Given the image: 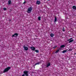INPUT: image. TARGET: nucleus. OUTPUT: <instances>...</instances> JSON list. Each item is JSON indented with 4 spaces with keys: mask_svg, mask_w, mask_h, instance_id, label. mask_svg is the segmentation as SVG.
<instances>
[{
    "mask_svg": "<svg viewBox=\"0 0 76 76\" xmlns=\"http://www.w3.org/2000/svg\"><path fill=\"white\" fill-rule=\"evenodd\" d=\"M11 69V67L10 66H8L7 68H6L4 69L3 73H6V72H8V71L9 70Z\"/></svg>",
    "mask_w": 76,
    "mask_h": 76,
    "instance_id": "nucleus-1",
    "label": "nucleus"
},
{
    "mask_svg": "<svg viewBox=\"0 0 76 76\" xmlns=\"http://www.w3.org/2000/svg\"><path fill=\"white\" fill-rule=\"evenodd\" d=\"M24 74L26 76H28L29 74H28V73H29V71H24L23 72Z\"/></svg>",
    "mask_w": 76,
    "mask_h": 76,
    "instance_id": "nucleus-2",
    "label": "nucleus"
},
{
    "mask_svg": "<svg viewBox=\"0 0 76 76\" xmlns=\"http://www.w3.org/2000/svg\"><path fill=\"white\" fill-rule=\"evenodd\" d=\"M18 33H15L12 36V37H17L18 36Z\"/></svg>",
    "mask_w": 76,
    "mask_h": 76,
    "instance_id": "nucleus-3",
    "label": "nucleus"
},
{
    "mask_svg": "<svg viewBox=\"0 0 76 76\" xmlns=\"http://www.w3.org/2000/svg\"><path fill=\"white\" fill-rule=\"evenodd\" d=\"M33 9V8L32 7H30L29 8V13H30L31 12V11Z\"/></svg>",
    "mask_w": 76,
    "mask_h": 76,
    "instance_id": "nucleus-4",
    "label": "nucleus"
},
{
    "mask_svg": "<svg viewBox=\"0 0 76 76\" xmlns=\"http://www.w3.org/2000/svg\"><path fill=\"white\" fill-rule=\"evenodd\" d=\"M30 48L33 51H34L35 50V48L34 47H31Z\"/></svg>",
    "mask_w": 76,
    "mask_h": 76,
    "instance_id": "nucleus-5",
    "label": "nucleus"
},
{
    "mask_svg": "<svg viewBox=\"0 0 76 76\" xmlns=\"http://www.w3.org/2000/svg\"><path fill=\"white\" fill-rule=\"evenodd\" d=\"M23 48H24L25 50H26V51H27V50H28V48L27 47H25V46H24Z\"/></svg>",
    "mask_w": 76,
    "mask_h": 76,
    "instance_id": "nucleus-6",
    "label": "nucleus"
},
{
    "mask_svg": "<svg viewBox=\"0 0 76 76\" xmlns=\"http://www.w3.org/2000/svg\"><path fill=\"white\" fill-rule=\"evenodd\" d=\"M40 4H41V2L40 1H36V4L39 5Z\"/></svg>",
    "mask_w": 76,
    "mask_h": 76,
    "instance_id": "nucleus-7",
    "label": "nucleus"
},
{
    "mask_svg": "<svg viewBox=\"0 0 76 76\" xmlns=\"http://www.w3.org/2000/svg\"><path fill=\"white\" fill-rule=\"evenodd\" d=\"M51 66V64L49 62L47 65L46 66V67H48L49 66Z\"/></svg>",
    "mask_w": 76,
    "mask_h": 76,
    "instance_id": "nucleus-8",
    "label": "nucleus"
},
{
    "mask_svg": "<svg viewBox=\"0 0 76 76\" xmlns=\"http://www.w3.org/2000/svg\"><path fill=\"white\" fill-rule=\"evenodd\" d=\"M11 2L12 1H11V0H9L8 2V4H11Z\"/></svg>",
    "mask_w": 76,
    "mask_h": 76,
    "instance_id": "nucleus-9",
    "label": "nucleus"
},
{
    "mask_svg": "<svg viewBox=\"0 0 76 76\" xmlns=\"http://www.w3.org/2000/svg\"><path fill=\"white\" fill-rule=\"evenodd\" d=\"M39 64H40V62H38L37 63H36V64L34 65V66H35L36 65H37L38 64L39 65Z\"/></svg>",
    "mask_w": 76,
    "mask_h": 76,
    "instance_id": "nucleus-10",
    "label": "nucleus"
},
{
    "mask_svg": "<svg viewBox=\"0 0 76 76\" xmlns=\"http://www.w3.org/2000/svg\"><path fill=\"white\" fill-rule=\"evenodd\" d=\"M72 9H75V10H76V6H73L72 7Z\"/></svg>",
    "mask_w": 76,
    "mask_h": 76,
    "instance_id": "nucleus-11",
    "label": "nucleus"
},
{
    "mask_svg": "<svg viewBox=\"0 0 76 76\" xmlns=\"http://www.w3.org/2000/svg\"><path fill=\"white\" fill-rule=\"evenodd\" d=\"M67 51V50H63L62 52V53H66Z\"/></svg>",
    "mask_w": 76,
    "mask_h": 76,
    "instance_id": "nucleus-12",
    "label": "nucleus"
},
{
    "mask_svg": "<svg viewBox=\"0 0 76 76\" xmlns=\"http://www.w3.org/2000/svg\"><path fill=\"white\" fill-rule=\"evenodd\" d=\"M50 36L51 37H54V34L53 33H51L50 34Z\"/></svg>",
    "mask_w": 76,
    "mask_h": 76,
    "instance_id": "nucleus-13",
    "label": "nucleus"
},
{
    "mask_svg": "<svg viewBox=\"0 0 76 76\" xmlns=\"http://www.w3.org/2000/svg\"><path fill=\"white\" fill-rule=\"evenodd\" d=\"M61 48H64V47H65V45H62L60 46Z\"/></svg>",
    "mask_w": 76,
    "mask_h": 76,
    "instance_id": "nucleus-14",
    "label": "nucleus"
},
{
    "mask_svg": "<svg viewBox=\"0 0 76 76\" xmlns=\"http://www.w3.org/2000/svg\"><path fill=\"white\" fill-rule=\"evenodd\" d=\"M57 20V18L55 16V21H54L55 22H56Z\"/></svg>",
    "mask_w": 76,
    "mask_h": 76,
    "instance_id": "nucleus-15",
    "label": "nucleus"
},
{
    "mask_svg": "<svg viewBox=\"0 0 76 76\" xmlns=\"http://www.w3.org/2000/svg\"><path fill=\"white\" fill-rule=\"evenodd\" d=\"M74 41V40L73 39L72 40H69V43H70V42H73Z\"/></svg>",
    "mask_w": 76,
    "mask_h": 76,
    "instance_id": "nucleus-16",
    "label": "nucleus"
},
{
    "mask_svg": "<svg viewBox=\"0 0 76 76\" xmlns=\"http://www.w3.org/2000/svg\"><path fill=\"white\" fill-rule=\"evenodd\" d=\"M59 51H60V50H57L56 52H55V53L56 54V53H58V52H59Z\"/></svg>",
    "mask_w": 76,
    "mask_h": 76,
    "instance_id": "nucleus-17",
    "label": "nucleus"
},
{
    "mask_svg": "<svg viewBox=\"0 0 76 76\" xmlns=\"http://www.w3.org/2000/svg\"><path fill=\"white\" fill-rule=\"evenodd\" d=\"M38 20H41V17L39 16L38 17Z\"/></svg>",
    "mask_w": 76,
    "mask_h": 76,
    "instance_id": "nucleus-18",
    "label": "nucleus"
},
{
    "mask_svg": "<svg viewBox=\"0 0 76 76\" xmlns=\"http://www.w3.org/2000/svg\"><path fill=\"white\" fill-rule=\"evenodd\" d=\"M35 52H36V53H39V50H35Z\"/></svg>",
    "mask_w": 76,
    "mask_h": 76,
    "instance_id": "nucleus-19",
    "label": "nucleus"
},
{
    "mask_svg": "<svg viewBox=\"0 0 76 76\" xmlns=\"http://www.w3.org/2000/svg\"><path fill=\"white\" fill-rule=\"evenodd\" d=\"M56 47H57V45L55 46L53 48V49H55V48H56Z\"/></svg>",
    "mask_w": 76,
    "mask_h": 76,
    "instance_id": "nucleus-20",
    "label": "nucleus"
},
{
    "mask_svg": "<svg viewBox=\"0 0 76 76\" xmlns=\"http://www.w3.org/2000/svg\"><path fill=\"white\" fill-rule=\"evenodd\" d=\"M72 38H71L70 39H68L67 41H70V40H72Z\"/></svg>",
    "mask_w": 76,
    "mask_h": 76,
    "instance_id": "nucleus-21",
    "label": "nucleus"
},
{
    "mask_svg": "<svg viewBox=\"0 0 76 76\" xmlns=\"http://www.w3.org/2000/svg\"><path fill=\"white\" fill-rule=\"evenodd\" d=\"M7 10V8H4V10Z\"/></svg>",
    "mask_w": 76,
    "mask_h": 76,
    "instance_id": "nucleus-22",
    "label": "nucleus"
},
{
    "mask_svg": "<svg viewBox=\"0 0 76 76\" xmlns=\"http://www.w3.org/2000/svg\"><path fill=\"white\" fill-rule=\"evenodd\" d=\"M64 32L65 31V30L64 29V28H63V29L62 30Z\"/></svg>",
    "mask_w": 76,
    "mask_h": 76,
    "instance_id": "nucleus-23",
    "label": "nucleus"
},
{
    "mask_svg": "<svg viewBox=\"0 0 76 76\" xmlns=\"http://www.w3.org/2000/svg\"><path fill=\"white\" fill-rule=\"evenodd\" d=\"M27 12L28 13H29V8H28V9Z\"/></svg>",
    "mask_w": 76,
    "mask_h": 76,
    "instance_id": "nucleus-24",
    "label": "nucleus"
},
{
    "mask_svg": "<svg viewBox=\"0 0 76 76\" xmlns=\"http://www.w3.org/2000/svg\"><path fill=\"white\" fill-rule=\"evenodd\" d=\"M25 3H26V1H25L23 3V4H25Z\"/></svg>",
    "mask_w": 76,
    "mask_h": 76,
    "instance_id": "nucleus-25",
    "label": "nucleus"
},
{
    "mask_svg": "<svg viewBox=\"0 0 76 76\" xmlns=\"http://www.w3.org/2000/svg\"><path fill=\"white\" fill-rule=\"evenodd\" d=\"M9 21H11V20H10V19L9 20Z\"/></svg>",
    "mask_w": 76,
    "mask_h": 76,
    "instance_id": "nucleus-26",
    "label": "nucleus"
},
{
    "mask_svg": "<svg viewBox=\"0 0 76 76\" xmlns=\"http://www.w3.org/2000/svg\"><path fill=\"white\" fill-rule=\"evenodd\" d=\"M3 1H4V0H2Z\"/></svg>",
    "mask_w": 76,
    "mask_h": 76,
    "instance_id": "nucleus-27",
    "label": "nucleus"
},
{
    "mask_svg": "<svg viewBox=\"0 0 76 76\" xmlns=\"http://www.w3.org/2000/svg\"><path fill=\"white\" fill-rule=\"evenodd\" d=\"M36 37H37V35H36Z\"/></svg>",
    "mask_w": 76,
    "mask_h": 76,
    "instance_id": "nucleus-28",
    "label": "nucleus"
},
{
    "mask_svg": "<svg viewBox=\"0 0 76 76\" xmlns=\"http://www.w3.org/2000/svg\"><path fill=\"white\" fill-rule=\"evenodd\" d=\"M75 54H76V53H75Z\"/></svg>",
    "mask_w": 76,
    "mask_h": 76,
    "instance_id": "nucleus-29",
    "label": "nucleus"
},
{
    "mask_svg": "<svg viewBox=\"0 0 76 76\" xmlns=\"http://www.w3.org/2000/svg\"><path fill=\"white\" fill-rule=\"evenodd\" d=\"M47 0L49 1V0Z\"/></svg>",
    "mask_w": 76,
    "mask_h": 76,
    "instance_id": "nucleus-30",
    "label": "nucleus"
}]
</instances>
